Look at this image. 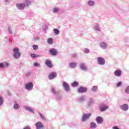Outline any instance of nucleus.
Wrapping results in <instances>:
<instances>
[{"mask_svg": "<svg viewBox=\"0 0 129 129\" xmlns=\"http://www.w3.org/2000/svg\"><path fill=\"white\" fill-rule=\"evenodd\" d=\"M34 66L35 67H38V66H40V64L39 63H38V62H35L34 63Z\"/></svg>", "mask_w": 129, "mask_h": 129, "instance_id": "obj_43", "label": "nucleus"}, {"mask_svg": "<svg viewBox=\"0 0 129 129\" xmlns=\"http://www.w3.org/2000/svg\"><path fill=\"white\" fill-rule=\"evenodd\" d=\"M72 57H76V54H73Z\"/></svg>", "mask_w": 129, "mask_h": 129, "instance_id": "obj_49", "label": "nucleus"}, {"mask_svg": "<svg viewBox=\"0 0 129 129\" xmlns=\"http://www.w3.org/2000/svg\"><path fill=\"white\" fill-rule=\"evenodd\" d=\"M90 116H91V113H90L84 114L82 117V121H86V120H87V119H88Z\"/></svg>", "mask_w": 129, "mask_h": 129, "instance_id": "obj_3", "label": "nucleus"}, {"mask_svg": "<svg viewBox=\"0 0 129 129\" xmlns=\"http://www.w3.org/2000/svg\"><path fill=\"white\" fill-rule=\"evenodd\" d=\"M86 96H81L79 98V100L80 102H83V101H85Z\"/></svg>", "mask_w": 129, "mask_h": 129, "instance_id": "obj_26", "label": "nucleus"}, {"mask_svg": "<svg viewBox=\"0 0 129 129\" xmlns=\"http://www.w3.org/2000/svg\"><path fill=\"white\" fill-rule=\"evenodd\" d=\"M108 109V106H106L105 105H100L99 107V110L102 112L105 111V110Z\"/></svg>", "mask_w": 129, "mask_h": 129, "instance_id": "obj_12", "label": "nucleus"}, {"mask_svg": "<svg viewBox=\"0 0 129 129\" xmlns=\"http://www.w3.org/2000/svg\"><path fill=\"white\" fill-rule=\"evenodd\" d=\"M7 93L8 94V95H10V91L7 90Z\"/></svg>", "mask_w": 129, "mask_h": 129, "instance_id": "obj_48", "label": "nucleus"}, {"mask_svg": "<svg viewBox=\"0 0 129 129\" xmlns=\"http://www.w3.org/2000/svg\"><path fill=\"white\" fill-rule=\"evenodd\" d=\"M31 58H37V57H41V55H38L35 53H31Z\"/></svg>", "mask_w": 129, "mask_h": 129, "instance_id": "obj_31", "label": "nucleus"}, {"mask_svg": "<svg viewBox=\"0 0 129 129\" xmlns=\"http://www.w3.org/2000/svg\"><path fill=\"white\" fill-rule=\"evenodd\" d=\"M24 108L26 109V110H27V111L31 112V113H35V110L32 108L25 106Z\"/></svg>", "mask_w": 129, "mask_h": 129, "instance_id": "obj_16", "label": "nucleus"}, {"mask_svg": "<svg viewBox=\"0 0 129 129\" xmlns=\"http://www.w3.org/2000/svg\"><path fill=\"white\" fill-rule=\"evenodd\" d=\"M8 31L10 35H12L13 34V31H12V27L11 26H9Z\"/></svg>", "mask_w": 129, "mask_h": 129, "instance_id": "obj_37", "label": "nucleus"}, {"mask_svg": "<svg viewBox=\"0 0 129 129\" xmlns=\"http://www.w3.org/2000/svg\"><path fill=\"white\" fill-rule=\"evenodd\" d=\"M39 40H40V38H39V37H36L33 39V41H34V42H37L39 41Z\"/></svg>", "mask_w": 129, "mask_h": 129, "instance_id": "obj_41", "label": "nucleus"}, {"mask_svg": "<svg viewBox=\"0 0 129 129\" xmlns=\"http://www.w3.org/2000/svg\"><path fill=\"white\" fill-rule=\"evenodd\" d=\"M39 114L42 120H46V117H45V116L43 115V114H41V113H39Z\"/></svg>", "mask_w": 129, "mask_h": 129, "instance_id": "obj_34", "label": "nucleus"}, {"mask_svg": "<svg viewBox=\"0 0 129 129\" xmlns=\"http://www.w3.org/2000/svg\"><path fill=\"white\" fill-rule=\"evenodd\" d=\"M70 68H75L77 66V63L75 62H71L69 64Z\"/></svg>", "mask_w": 129, "mask_h": 129, "instance_id": "obj_22", "label": "nucleus"}, {"mask_svg": "<svg viewBox=\"0 0 129 129\" xmlns=\"http://www.w3.org/2000/svg\"><path fill=\"white\" fill-rule=\"evenodd\" d=\"M97 89H98V87L97 86H94L92 88L91 91L94 92H96Z\"/></svg>", "mask_w": 129, "mask_h": 129, "instance_id": "obj_28", "label": "nucleus"}, {"mask_svg": "<svg viewBox=\"0 0 129 129\" xmlns=\"http://www.w3.org/2000/svg\"><path fill=\"white\" fill-rule=\"evenodd\" d=\"M98 63L99 65H104L105 64V59L102 57L97 58Z\"/></svg>", "mask_w": 129, "mask_h": 129, "instance_id": "obj_5", "label": "nucleus"}, {"mask_svg": "<svg viewBox=\"0 0 129 129\" xmlns=\"http://www.w3.org/2000/svg\"><path fill=\"white\" fill-rule=\"evenodd\" d=\"M119 107L123 111H127V110H128V105H127V104H124L119 106Z\"/></svg>", "mask_w": 129, "mask_h": 129, "instance_id": "obj_10", "label": "nucleus"}, {"mask_svg": "<svg viewBox=\"0 0 129 129\" xmlns=\"http://www.w3.org/2000/svg\"><path fill=\"white\" fill-rule=\"evenodd\" d=\"M10 65V63L8 62H4L0 63V69L3 68H8Z\"/></svg>", "mask_w": 129, "mask_h": 129, "instance_id": "obj_11", "label": "nucleus"}, {"mask_svg": "<svg viewBox=\"0 0 129 129\" xmlns=\"http://www.w3.org/2000/svg\"><path fill=\"white\" fill-rule=\"evenodd\" d=\"M57 77V74L55 72H52L49 75V79L51 80L54 79L55 77Z\"/></svg>", "mask_w": 129, "mask_h": 129, "instance_id": "obj_17", "label": "nucleus"}, {"mask_svg": "<svg viewBox=\"0 0 129 129\" xmlns=\"http://www.w3.org/2000/svg\"><path fill=\"white\" fill-rule=\"evenodd\" d=\"M80 69H81L82 71H84V72H86L88 70L87 66L84 63H82L80 64Z\"/></svg>", "mask_w": 129, "mask_h": 129, "instance_id": "obj_7", "label": "nucleus"}, {"mask_svg": "<svg viewBox=\"0 0 129 129\" xmlns=\"http://www.w3.org/2000/svg\"><path fill=\"white\" fill-rule=\"evenodd\" d=\"M47 43L50 45H52L53 44V39L52 38H48L47 39Z\"/></svg>", "mask_w": 129, "mask_h": 129, "instance_id": "obj_32", "label": "nucleus"}, {"mask_svg": "<svg viewBox=\"0 0 129 129\" xmlns=\"http://www.w3.org/2000/svg\"><path fill=\"white\" fill-rule=\"evenodd\" d=\"M107 43L105 42H102L100 44V46L102 49H106V48H107Z\"/></svg>", "mask_w": 129, "mask_h": 129, "instance_id": "obj_19", "label": "nucleus"}, {"mask_svg": "<svg viewBox=\"0 0 129 129\" xmlns=\"http://www.w3.org/2000/svg\"><path fill=\"white\" fill-rule=\"evenodd\" d=\"M25 89L26 90L30 91L31 90H33L34 88V83L33 82H29L25 84Z\"/></svg>", "mask_w": 129, "mask_h": 129, "instance_id": "obj_2", "label": "nucleus"}, {"mask_svg": "<svg viewBox=\"0 0 129 129\" xmlns=\"http://www.w3.org/2000/svg\"><path fill=\"white\" fill-rule=\"evenodd\" d=\"M53 33H54V35H59V33H60V31L58 30L57 28L53 29Z\"/></svg>", "mask_w": 129, "mask_h": 129, "instance_id": "obj_27", "label": "nucleus"}, {"mask_svg": "<svg viewBox=\"0 0 129 129\" xmlns=\"http://www.w3.org/2000/svg\"><path fill=\"white\" fill-rule=\"evenodd\" d=\"M4 98L3 97L0 96V106H2L4 104Z\"/></svg>", "mask_w": 129, "mask_h": 129, "instance_id": "obj_36", "label": "nucleus"}, {"mask_svg": "<svg viewBox=\"0 0 129 129\" xmlns=\"http://www.w3.org/2000/svg\"><path fill=\"white\" fill-rule=\"evenodd\" d=\"M59 8H55L53 9L52 12L54 14H56V13H58V12H59Z\"/></svg>", "mask_w": 129, "mask_h": 129, "instance_id": "obj_33", "label": "nucleus"}, {"mask_svg": "<svg viewBox=\"0 0 129 129\" xmlns=\"http://www.w3.org/2000/svg\"><path fill=\"white\" fill-rule=\"evenodd\" d=\"M31 75V73L28 72L26 74V76L27 77H29V76H30Z\"/></svg>", "mask_w": 129, "mask_h": 129, "instance_id": "obj_46", "label": "nucleus"}, {"mask_svg": "<svg viewBox=\"0 0 129 129\" xmlns=\"http://www.w3.org/2000/svg\"><path fill=\"white\" fill-rule=\"evenodd\" d=\"M61 98H62V97L61 96H57L56 99L57 100H60Z\"/></svg>", "mask_w": 129, "mask_h": 129, "instance_id": "obj_44", "label": "nucleus"}, {"mask_svg": "<svg viewBox=\"0 0 129 129\" xmlns=\"http://www.w3.org/2000/svg\"><path fill=\"white\" fill-rule=\"evenodd\" d=\"M24 4L25 7H28V6H30L31 5V1L29 0H25L24 1V2L23 3Z\"/></svg>", "mask_w": 129, "mask_h": 129, "instance_id": "obj_24", "label": "nucleus"}, {"mask_svg": "<svg viewBox=\"0 0 129 129\" xmlns=\"http://www.w3.org/2000/svg\"><path fill=\"white\" fill-rule=\"evenodd\" d=\"M14 109H19V108H20V105H19V104L16 103L14 105Z\"/></svg>", "mask_w": 129, "mask_h": 129, "instance_id": "obj_30", "label": "nucleus"}, {"mask_svg": "<svg viewBox=\"0 0 129 129\" xmlns=\"http://www.w3.org/2000/svg\"><path fill=\"white\" fill-rule=\"evenodd\" d=\"M51 55L52 56H56L57 55V50L54 48H52L49 50Z\"/></svg>", "mask_w": 129, "mask_h": 129, "instance_id": "obj_20", "label": "nucleus"}, {"mask_svg": "<svg viewBox=\"0 0 129 129\" xmlns=\"http://www.w3.org/2000/svg\"><path fill=\"white\" fill-rule=\"evenodd\" d=\"M78 85H79V83L78 82H74L72 84V86L73 87H76L77 86H78Z\"/></svg>", "mask_w": 129, "mask_h": 129, "instance_id": "obj_29", "label": "nucleus"}, {"mask_svg": "<svg viewBox=\"0 0 129 129\" xmlns=\"http://www.w3.org/2000/svg\"><path fill=\"white\" fill-rule=\"evenodd\" d=\"M45 64L48 67V68H52V67H53V64H52L51 60L49 59L45 60Z\"/></svg>", "mask_w": 129, "mask_h": 129, "instance_id": "obj_13", "label": "nucleus"}, {"mask_svg": "<svg viewBox=\"0 0 129 129\" xmlns=\"http://www.w3.org/2000/svg\"><path fill=\"white\" fill-rule=\"evenodd\" d=\"M11 1H10V0H5V3H7L8 4H9V3H10Z\"/></svg>", "mask_w": 129, "mask_h": 129, "instance_id": "obj_47", "label": "nucleus"}, {"mask_svg": "<svg viewBox=\"0 0 129 129\" xmlns=\"http://www.w3.org/2000/svg\"><path fill=\"white\" fill-rule=\"evenodd\" d=\"M13 57L14 59H20L22 54L20 52V49L18 47H15L13 49Z\"/></svg>", "mask_w": 129, "mask_h": 129, "instance_id": "obj_1", "label": "nucleus"}, {"mask_svg": "<svg viewBox=\"0 0 129 129\" xmlns=\"http://www.w3.org/2000/svg\"><path fill=\"white\" fill-rule=\"evenodd\" d=\"M78 92H79V93H85V92H87V88L80 87L78 89Z\"/></svg>", "mask_w": 129, "mask_h": 129, "instance_id": "obj_8", "label": "nucleus"}, {"mask_svg": "<svg viewBox=\"0 0 129 129\" xmlns=\"http://www.w3.org/2000/svg\"><path fill=\"white\" fill-rule=\"evenodd\" d=\"M97 127V125H96V123L94 122H92L90 123V128L92 129H95Z\"/></svg>", "mask_w": 129, "mask_h": 129, "instance_id": "obj_23", "label": "nucleus"}, {"mask_svg": "<svg viewBox=\"0 0 129 129\" xmlns=\"http://www.w3.org/2000/svg\"><path fill=\"white\" fill-rule=\"evenodd\" d=\"M125 93L129 94V86H127L125 89Z\"/></svg>", "mask_w": 129, "mask_h": 129, "instance_id": "obj_38", "label": "nucleus"}, {"mask_svg": "<svg viewBox=\"0 0 129 129\" xmlns=\"http://www.w3.org/2000/svg\"><path fill=\"white\" fill-rule=\"evenodd\" d=\"M51 92L53 93V94H57V92H56L54 88H51Z\"/></svg>", "mask_w": 129, "mask_h": 129, "instance_id": "obj_40", "label": "nucleus"}, {"mask_svg": "<svg viewBox=\"0 0 129 129\" xmlns=\"http://www.w3.org/2000/svg\"><path fill=\"white\" fill-rule=\"evenodd\" d=\"M32 48L34 51H37L39 49V47L37 45H33L32 46Z\"/></svg>", "mask_w": 129, "mask_h": 129, "instance_id": "obj_35", "label": "nucleus"}, {"mask_svg": "<svg viewBox=\"0 0 129 129\" xmlns=\"http://www.w3.org/2000/svg\"><path fill=\"white\" fill-rule=\"evenodd\" d=\"M94 29L97 32H100V27L99 26V24H97L94 26Z\"/></svg>", "mask_w": 129, "mask_h": 129, "instance_id": "obj_25", "label": "nucleus"}, {"mask_svg": "<svg viewBox=\"0 0 129 129\" xmlns=\"http://www.w3.org/2000/svg\"><path fill=\"white\" fill-rule=\"evenodd\" d=\"M120 86H121V82H119L117 83L116 87H120Z\"/></svg>", "mask_w": 129, "mask_h": 129, "instance_id": "obj_42", "label": "nucleus"}, {"mask_svg": "<svg viewBox=\"0 0 129 129\" xmlns=\"http://www.w3.org/2000/svg\"><path fill=\"white\" fill-rule=\"evenodd\" d=\"M84 52L85 53V54H88V53H89V49L85 48L84 50Z\"/></svg>", "mask_w": 129, "mask_h": 129, "instance_id": "obj_39", "label": "nucleus"}, {"mask_svg": "<svg viewBox=\"0 0 129 129\" xmlns=\"http://www.w3.org/2000/svg\"><path fill=\"white\" fill-rule=\"evenodd\" d=\"M87 5L89 7H94L95 2L92 0H89L87 1Z\"/></svg>", "mask_w": 129, "mask_h": 129, "instance_id": "obj_18", "label": "nucleus"}, {"mask_svg": "<svg viewBox=\"0 0 129 129\" xmlns=\"http://www.w3.org/2000/svg\"><path fill=\"white\" fill-rule=\"evenodd\" d=\"M114 75L115 76H116L117 77H120L121 76V71L119 70H116L114 72Z\"/></svg>", "mask_w": 129, "mask_h": 129, "instance_id": "obj_15", "label": "nucleus"}, {"mask_svg": "<svg viewBox=\"0 0 129 129\" xmlns=\"http://www.w3.org/2000/svg\"><path fill=\"white\" fill-rule=\"evenodd\" d=\"M94 103V100H93V98H90L88 101V106H91Z\"/></svg>", "mask_w": 129, "mask_h": 129, "instance_id": "obj_21", "label": "nucleus"}, {"mask_svg": "<svg viewBox=\"0 0 129 129\" xmlns=\"http://www.w3.org/2000/svg\"><path fill=\"white\" fill-rule=\"evenodd\" d=\"M96 121H97V123L100 124L103 122V118L101 116H98L96 118Z\"/></svg>", "mask_w": 129, "mask_h": 129, "instance_id": "obj_14", "label": "nucleus"}, {"mask_svg": "<svg viewBox=\"0 0 129 129\" xmlns=\"http://www.w3.org/2000/svg\"><path fill=\"white\" fill-rule=\"evenodd\" d=\"M31 126H26L23 128V129H31Z\"/></svg>", "mask_w": 129, "mask_h": 129, "instance_id": "obj_45", "label": "nucleus"}, {"mask_svg": "<svg viewBox=\"0 0 129 129\" xmlns=\"http://www.w3.org/2000/svg\"><path fill=\"white\" fill-rule=\"evenodd\" d=\"M9 42H10V43H12V42H11V40H9Z\"/></svg>", "mask_w": 129, "mask_h": 129, "instance_id": "obj_50", "label": "nucleus"}, {"mask_svg": "<svg viewBox=\"0 0 129 129\" xmlns=\"http://www.w3.org/2000/svg\"><path fill=\"white\" fill-rule=\"evenodd\" d=\"M62 87H63L64 90L68 92V91H70V86L69 84L67 83L66 82H63L62 83Z\"/></svg>", "mask_w": 129, "mask_h": 129, "instance_id": "obj_4", "label": "nucleus"}, {"mask_svg": "<svg viewBox=\"0 0 129 129\" xmlns=\"http://www.w3.org/2000/svg\"><path fill=\"white\" fill-rule=\"evenodd\" d=\"M36 129H44V124L40 121H38L35 123Z\"/></svg>", "mask_w": 129, "mask_h": 129, "instance_id": "obj_6", "label": "nucleus"}, {"mask_svg": "<svg viewBox=\"0 0 129 129\" xmlns=\"http://www.w3.org/2000/svg\"><path fill=\"white\" fill-rule=\"evenodd\" d=\"M16 6L17 7L18 10H19V11H22L25 9V4L23 3L19 4L17 3L16 5Z\"/></svg>", "mask_w": 129, "mask_h": 129, "instance_id": "obj_9", "label": "nucleus"}]
</instances>
